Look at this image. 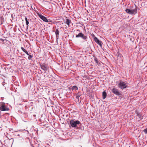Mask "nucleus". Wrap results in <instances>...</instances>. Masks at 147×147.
<instances>
[{"mask_svg": "<svg viewBox=\"0 0 147 147\" xmlns=\"http://www.w3.org/2000/svg\"><path fill=\"white\" fill-rule=\"evenodd\" d=\"M60 29H61L60 28H59L55 30V34L56 35V37H58L59 35V30Z\"/></svg>", "mask_w": 147, "mask_h": 147, "instance_id": "nucleus-11", "label": "nucleus"}, {"mask_svg": "<svg viewBox=\"0 0 147 147\" xmlns=\"http://www.w3.org/2000/svg\"><path fill=\"white\" fill-rule=\"evenodd\" d=\"M7 42V40L5 39H3L0 38V43H5Z\"/></svg>", "mask_w": 147, "mask_h": 147, "instance_id": "nucleus-14", "label": "nucleus"}, {"mask_svg": "<svg viewBox=\"0 0 147 147\" xmlns=\"http://www.w3.org/2000/svg\"><path fill=\"white\" fill-rule=\"evenodd\" d=\"M81 95V94L80 93L78 92L76 94V98L78 99V100H79V98L80 97Z\"/></svg>", "mask_w": 147, "mask_h": 147, "instance_id": "nucleus-15", "label": "nucleus"}, {"mask_svg": "<svg viewBox=\"0 0 147 147\" xmlns=\"http://www.w3.org/2000/svg\"><path fill=\"white\" fill-rule=\"evenodd\" d=\"M40 66L41 68L45 71H47L49 69L48 65L45 63H39Z\"/></svg>", "mask_w": 147, "mask_h": 147, "instance_id": "nucleus-4", "label": "nucleus"}, {"mask_svg": "<svg viewBox=\"0 0 147 147\" xmlns=\"http://www.w3.org/2000/svg\"><path fill=\"white\" fill-rule=\"evenodd\" d=\"M19 112H21L22 113V112L20 111H19Z\"/></svg>", "mask_w": 147, "mask_h": 147, "instance_id": "nucleus-27", "label": "nucleus"}, {"mask_svg": "<svg viewBox=\"0 0 147 147\" xmlns=\"http://www.w3.org/2000/svg\"><path fill=\"white\" fill-rule=\"evenodd\" d=\"M59 39V37H56V39L57 41V40Z\"/></svg>", "mask_w": 147, "mask_h": 147, "instance_id": "nucleus-26", "label": "nucleus"}, {"mask_svg": "<svg viewBox=\"0 0 147 147\" xmlns=\"http://www.w3.org/2000/svg\"><path fill=\"white\" fill-rule=\"evenodd\" d=\"M84 129V127H80V129H81L82 130H83Z\"/></svg>", "mask_w": 147, "mask_h": 147, "instance_id": "nucleus-22", "label": "nucleus"}, {"mask_svg": "<svg viewBox=\"0 0 147 147\" xmlns=\"http://www.w3.org/2000/svg\"><path fill=\"white\" fill-rule=\"evenodd\" d=\"M11 90H13V88H11Z\"/></svg>", "mask_w": 147, "mask_h": 147, "instance_id": "nucleus-30", "label": "nucleus"}, {"mask_svg": "<svg viewBox=\"0 0 147 147\" xmlns=\"http://www.w3.org/2000/svg\"><path fill=\"white\" fill-rule=\"evenodd\" d=\"M21 49L24 52L26 51V50L24 49V48L23 47H21Z\"/></svg>", "mask_w": 147, "mask_h": 147, "instance_id": "nucleus-23", "label": "nucleus"}, {"mask_svg": "<svg viewBox=\"0 0 147 147\" xmlns=\"http://www.w3.org/2000/svg\"><path fill=\"white\" fill-rule=\"evenodd\" d=\"M94 40L95 42L98 44L100 47H102V42L98 39L97 37H94Z\"/></svg>", "mask_w": 147, "mask_h": 147, "instance_id": "nucleus-8", "label": "nucleus"}, {"mask_svg": "<svg viewBox=\"0 0 147 147\" xmlns=\"http://www.w3.org/2000/svg\"><path fill=\"white\" fill-rule=\"evenodd\" d=\"M24 53H25L28 55H29L28 51H25L24 52Z\"/></svg>", "mask_w": 147, "mask_h": 147, "instance_id": "nucleus-24", "label": "nucleus"}, {"mask_svg": "<svg viewBox=\"0 0 147 147\" xmlns=\"http://www.w3.org/2000/svg\"><path fill=\"white\" fill-rule=\"evenodd\" d=\"M64 23L67 24L68 27H70V22L71 20L68 18H66L64 20Z\"/></svg>", "mask_w": 147, "mask_h": 147, "instance_id": "nucleus-10", "label": "nucleus"}, {"mask_svg": "<svg viewBox=\"0 0 147 147\" xmlns=\"http://www.w3.org/2000/svg\"><path fill=\"white\" fill-rule=\"evenodd\" d=\"M137 115L138 117H139L140 118H141V114L140 113H137Z\"/></svg>", "mask_w": 147, "mask_h": 147, "instance_id": "nucleus-21", "label": "nucleus"}, {"mask_svg": "<svg viewBox=\"0 0 147 147\" xmlns=\"http://www.w3.org/2000/svg\"><path fill=\"white\" fill-rule=\"evenodd\" d=\"M70 123L73 127H74L75 128H78L77 125H81L82 124L78 120H76L75 119H72L70 120Z\"/></svg>", "mask_w": 147, "mask_h": 147, "instance_id": "nucleus-1", "label": "nucleus"}, {"mask_svg": "<svg viewBox=\"0 0 147 147\" xmlns=\"http://www.w3.org/2000/svg\"><path fill=\"white\" fill-rule=\"evenodd\" d=\"M94 61L96 63L98 64V59L96 57H95L94 58Z\"/></svg>", "mask_w": 147, "mask_h": 147, "instance_id": "nucleus-17", "label": "nucleus"}, {"mask_svg": "<svg viewBox=\"0 0 147 147\" xmlns=\"http://www.w3.org/2000/svg\"><path fill=\"white\" fill-rule=\"evenodd\" d=\"M107 94L105 91H103L102 93V98L103 99H105L107 97Z\"/></svg>", "mask_w": 147, "mask_h": 147, "instance_id": "nucleus-12", "label": "nucleus"}, {"mask_svg": "<svg viewBox=\"0 0 147 147\" xmlns=\"http://www.w3.org/2000/svg\"><path fill=\"white\" fill-rule=\"evenodd\" d=\"M19 112H21L22 113V112L20 111H19Z\"/></svg>", "mask_w": 147, "mask_h": 147, "instance_id": "nucleus-28", "label": "nucleus"}, {"mask_svg": "<svg viewBox=\"0 0 147 147\" xmlns=\"http://www.w3.org/2000/svg\"><path fill=\"white\" fill-rule=\"evenodd\" d=\"M28 55L29 56L28 57V59L31 60V58L33 56L31 55Z\"/></svg>", "mask_w": 147, "mask_h": 147, "instance_id": "nucleus-19", "label": "nucleus"}, {"mask_svg": "<svg viewBox=\"0 0 147 147\" xmlns=\"http://www.w3.org/2000/svg\"><path fill=\"white\" fill-rule=\"evenodd\" d=\"M76 34L78 33H78V34H76V37H84V35L83 34L82 32H80V31L79 30H77L76 32Z\"/></svg>", "mask_w": 147, "mask_h": 147, "instance_id": "nucleus-9", "label": "nucleus"}, {"mask_svg": "<svg viewBox=\"0 0 147 147\" xmlns=\"http://www.w3.org/2000/svg\"><path fill=\"white\" fill-rule=\"evenodd\" d=\"M38 16L44 21L47 22H49V21L47 18L45 16H43L42 15L38 13Z\"/></svg>", "mask_w": 147, "mask_h": 147, "instance_id": "nucleus-6", "label": "nucleus"}, {"mask_svg": "<svg viewBox=\"0 0 147 147\" xmlns=\"http://www.w3.org/2000/svg\"><path fill=\"white\" fill-rule=\"evenodd\" d=\"M61 38H62V39H63V37H61Z\"/></svg>", "mask_w": 147, "mask_h": 147, "instance_id": "nucleus-32", "label": "nucleus"}, {"mask_svg": "<svg viewBox=\"0 0 147 147\" xmlns=\"http://www.w3.org/2000/svg\"><path fill=\"white\" fill-rule=\"evenodd\" d=\"M86 38L87 37H82V38L83 39H84V40L86 39Z\"/></svg>", "mask_w": 147, "mask_h": 147, "instance_id": "nucleus-25", "label": "nucleus"}, {"mask_svg": "<svg viewBox=\"0 0 147 147\" xmlns=\"http://www.w3.org/2000/svg\"><path fill=\"white\" fill-rule=\"evenodd\" d=\"M71 89L72 91H76L78 90V88L77 86H73L71 88Z\"/></svg>", "mask_w": 147, "mask_h": 147, "instance_id": "nucleus-13", "label": "nucleus"}, {"mask_svg": "<svg viewBox=\"0 0 147 147\" xmlns=\"http://www.w3.org/2000/svg\"><path fill=\"white\" fill-rule=\"evenodd\" d=\"M11 86H12L13 87V84H12Z\"/></svg>", "mask_w": 147, "mask_h": 147, "instance_id": "nucleus-29", "label": "nucleus"}, {"mask_svg": "<svg viewBox=\"0 0 147 147\" xmlns=\"http://www.w3.org/2000/svg\"><path fill=\"white\" fill-rule=\"evenodd\" d=\"M33 38L32 37H30V39H31V38Z\"/></svg>", "mask_w": 147, "mask_h": 147, "instance_id": "nucleus-31", "label": "nucleus"}, {"mask_svg": "<svg viewBox=\"0 0 147 147\" xmlns=\"http://www.w3.org/2000/svg\"><path fill=\"white\" fill-rule=\"evenodd\" d=\"M127 85V84L126 81L121 80L119 82L117 86L119 88L123 90V89L128 87Z\"/></svg>", "mask_w": 147, "mask_h": 147, "instance_id": "nucleus-2", "label": "nucleus"}, {"mask_svg": "<svg viewBox=\"0 0 147 147\" xmlns=\"http://www.w3.org/2000/svg\"><path fill=\"white\" fill-rule=\"evenodd\" d=\"M24 117L26 118H27L28 116V113H24Z\"/></svg>", "mask_w": 147, "mask_h": 147, "instance_id": "nucleus-18", "label": "nucleus"}, {"mask_svg": "<svg viewBox=\"0 0 147 147\" xmlns=\"http://www.w3.org/2000/svg\"><path fill=\"white\" fill-rule=\"evenodd\" d=\"M126 12L131 15H135L137 12V9L136 6L134 7V8L133 9H125Z\"/></svg>", "mask_w": 147, "mask_h": 147, "instance_id": "nucleus-3", "label": "nucleus"}, {"mask_svg": "<svg viewBox=\"0 0 147 147\" xmlns=\"http://www.w3.org/2000/svg\"><path fill=\"white\" fill-rule=\"evenodd\" d=\"M112 92L118 96H119L121 95V92L118 91V90L115 88H114L112 89Z\"/></svg>", "mask_w": 147, "mask_h": 147, "instance_id": "nucleus-5", "label": "nucleus"}, {"mask_svg": "<svg viewBox=\"0 0 147 147\" xmlns=\"http://www.w3.org/2000/svg\"><path fill=\"white\" fill-rule=\"evenodd\" d=\"M143 131L146 134H147V128L144 130Z\"/></svg>", "mask_w": 147, "mask_h": 147, "instance_id": "nucleus-20", "label": "nucleus"}, {"mask_svg": "<svg viewBox=\"0 0 147 147\" xmlns=\"http://www.w3.org/2000/svg\"><path fill=\"white\" fill-rule=\"evenodd\" d=\"M25 19V20H26V25H27V27H28V24L29 23V22L28 21L26 17Z\"/></svg>", "mask_w": 147, "mask_h": 147, "instance_id": "nucleus-16", "label": "nucleus"}, {"mask_svg": "<svg viewBox=\"0 0 147 147\" xmlns=\"http://www.w3.org/2000/svg\"><path fill=\"white\" fill-rule=\"evenodd\" d=\"M0 109L1 111H7L9 110V108L6 107L4 104H2L0 107Z\"/></svg>", "mask_w": 147, "mask_h": 147, "instance_id": "nucleus-7", "label": "nucleus"}]
</instances>
